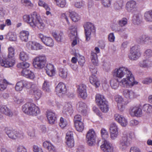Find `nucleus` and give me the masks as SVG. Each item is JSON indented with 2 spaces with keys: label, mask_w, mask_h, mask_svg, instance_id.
Returning a JSON list of instances; mask_svg holds the SVG:
<instances>
[{
  "label": "nucleus",
  "mask_w": 152,
  "mask_h": 152,
  "mask_svg": "<svg viewBox=\"0 0 152 152\" xmlns=\"http://www.w3.org/2000/svg\"><path fill=\"white\" fill-rule=\"evenodd\" d=\"M113 75L114 77L119 79L125 76L126 77L123 78L120 82L124 87H132L137 83L134 81V75L126 67L122 66L115 69Z\"/></svg>",
  "instance_id": "f257e3e1"
},
{
  "label": "nucleus",
  "mask_w": 152,
  "mask_h": 152,
  "mask_svg": "<svg viewBox=\"0 0 152 152\" xmlns=\"http://www.w3.org/2000/svg\"><path fill=\"white\" fill-rule=\"evenodd\" d=\"M23 20L33 28L37 27L41 31L45 29V25L39 16L34 12L30 15H25L23 16Z\"/></svg>",
  "instance_id": "f03ea898"
},
{
  "label": "nucleus",
  "mask_w": 152,
  "mask_h": 152,
  "mask_svg": "<svg viewBox=\"0 0 152 152\" xmlns=\"http://www.w3.org/2000/svg\"><path fill=\"white\" fill-rule=\"evenodd\" d=\"M22 110L25 113L33 116H36L40 113V110L37 106L29 103L23 105Z\"/></svg>",
  "instance_id": "7ed1b4c3"
},
{
  "label": "nucleus",
  "mask_w": 152,
  "mask_h": 152,
  "mask_svg": "<svg viewBox=\"0 0 152 152\" xmlns=\"http://www.w3.org/2000/svg\"><path fill=\"white\" fill-rule=\"evenodd\" d=\"M46 62V58L45 56L41 55L34 58L33 61V64L35 68L41 69L45 67Z\"/></svg>",
  "instance_id": "20e7f679"
},
{
  "label": "nucleus",
  "mask_w": 152,
  "mask_h": 152,
  "mask_svg": "<svg viewBox=\"0 0 152 152\" xmlns=\"http://www.w3.org/2000/svg\"><path fill=\"white\" fill-rule=\"evenodd\" d=\"M85 29L86 41H88L91 37V35L94 34L95 32L94 26L90 22L86 23L84 25Z\"/></svg>",
  "instance_id": "39448f33"
},
{
  "label": "nucleus",
  "mask_w": 152,
  "mask_h": 152,
  "mask_svg": "<svg viewBox=\"0 0 152 152\" xmlns=\"http://www.w3.org/2000/svg\"><path fill=\"white\" fill-rule=\"evenodd\" d=\"M141 55L139 46L135 45L131 48L129 58L131 60H135L138 59Z\"/></svg>",
  "instance_id": "423d86ee"
},
{
  "label": "nucleus",
  "mask_w": 152,
  "mask_h": 152,
  "mask_svg": "<svg viewBox=\"0 0 152 152\" xmlns=\"http://www.w3.org/2000/svg\"><path fill=\"white\" fill-rule=\"evenodd\" d=\"M96 135L94 130L91 129L86 134V140L88 144L90 146H93L96 143Z\"/></svg>",
  "instance_id": "0eeeda50"
},
{
  "label": "nucleus",
  "mask_w": 152,
  "mask_h": 152,
  "mask_svg": "<svg viewBox=\"0 0 152 152\" xmlns=\"http://www.w3.org/2000/svg\"><path fill=\"white\" fill-rule=\"evenodd\" d=\"M115 99V101L117 102V107L118 110L121 111H123L125 109V106L127 103L120 96H116Z\"/></svg>",
  "instance_id": "6e6552de"
},
{
  "label": "nucleus",
  "mask_w": 152,
  "mask_h": 152,
  "mask_svg": "<svg viewBox=\"0 0 152 152\" xmlns=\"http://www.w3.org/2000/svg\"><path fill=\"white\" fill-rule=\"evenodd\" d=\"M73 111V108L71 104L69 102L65 103L62 111L64 116L66 117L71 116Z\"/></svg>",
  "instance_id": "1a4fd4ad"
},
{
  "label": "nucleus",
  "mask_w": 152,
  "mask_h": 152,
  "mask_svg": "<svg viewBox=\"0 0 152 152\" xmlns=\"http://www.w3.org/2000/svg\"><path fill=\"white\" fill-rule=\"evenodd\" d=\"M0 64L1 66L5 67H11L15 64V60L14 58H11L8 57L3 60L0 55Z\"/></svg>",
  "instance_id": "9d476101"
},
{
  "label": "nucleus",
  "mask_w": 152,
  "mask_h": 152,
  "mask_svg": "<svg viewBox=\"0 0 152 152\" xmlns=\"http://www.w3.org/2000/svg\"><path fill=\"white\" fill-rule=\"evenodd\" d=\"M39 37L42 41L46 46L50 47L53 46V40L51 37H46L42 34H39Z\"/></svg>",
  "instance_id": "9b49d317"
},
{
  "label": "nucleus",
  "mask_w": 152,
  "mask_h": 152,
  "mask_svg": "<svg viewBox=\"0 0 152 152\" xmlns=\"http://www.w3.org/2000/svg\"><path fill=\"white\" fill-rule=\"evenodd\" d=\"M31 84V83L28 82L25 80H21L17 83L15 89L17 91H20L23 90L24 87L29 88Z\"/></svg>",
  "instance_id": "f8f14e48"
},
{
  "label": "nucleus",
  "mask_w": 152,
  "mask_h": 152,
  "mask_svg": "<svg viewBox=\"0 0 152 152\" xmlns=\"http://www.w3.org/2000/svg\"><path fill=\"white\" fill-rule=\"evenodd\" d=\"M70 30H71V33L69 34V36L72 39H73L72 43V46L74 47L77 44L76 28L75 26H72L70 28Z\"/></svg>",
  "instance_id": "ddd939ff"
},
{
  "label": "nucleus",
  "mask_w": 152,
  "mask_h": 152,
  "mask_svg": "<svg viewBox=\"0 0 152 152\" xmlns=\"http://www.w3.org/2000/svg\"><path fill=\"white\" fill-rule=\"evenodd\" d=\"M56 94L59 96L65 94L67 92V89L65 85L62 82L58 83L56 88Z\"/></svg>",
  "instance_id": "4468645a"
},
{
  "label": "nucleus",
  "mask_w": 152,
  "mask_h": 152,
  "mask_svg": "<svg viewBox=\"0 0 152 152\" xmlns=\"http://www.w3.org/2000/svg\"><path fill=\"white\" fill-rule=\"evenodd\" d=\"M142 113L140 105H136L131 107L130 109V114L132 116H140Z\"/></svg>",
  "instance_id": "2eb2a0df"
},
{
  "label": "nucleus",
  "mask_w": 152,
  "mask_h": 152,
  "mask_svg": "<svg viewBox=\"0 0 152 152\" xmlns=\"http://www.w3.org/2000/svg\"><path fill=\"white\" fill-rule=\"evenodd\" d=\"M101 150L104 152H113V147L109 142L104 140L102 144L100 146Z\"/></svg>",
  "instance_id": "dca6fc26"
},
{
  "label": "nucleus",
  "mask_w": 152,
  "mask_h": 152,
  "mask_svg": "<svg viewBox=\"0 0 152 152\" xmlns=\"http://www.w3.org/2000/svg\"><path fill=\"white\" fill-rule=\"evenodd\" d=\"M30 88L33 91V94L35 99L36 100L39 99L41 97L42 94L41 90L35 84L32 83Z\"/></svg>",
  "instance_id": "f3484780"
},
{
  "label": "nucleus",
  "mask_w": 152,
  "mask_h": 152,
  "mask_svg": "<svg viewBox=\"0 0 152 152\" xmlns=\"http://www.w3.org/2000/svg\"><path fill=\"white\" fill-rule=\"evenodd\" d=\"M137 42L142 44H149L152 42V39L145 34H142L137 39Z\"/></svg>",
  "instance_id": "a211bd4d"
},
{
  "label": "nucleus",
  "mask_w": 152,
  "mask_h": 152,
  "mask_svg": "<svg viewBox=\"0 0 152 152\" xmlns=\"http://www.w3.org/2000/svg\"><path fill=\"white\" fill-rule=\"evenodd\" d=\"M110 137L113 140H115L118 134V128L116 124L114 123L110 125Z\"/></svg>",
  "instance_id": "6ab92c4d"
},
{
  "label": "nucleus",
  "mask_w": 152,
  "mask_h": 152,
  "mask_svg": "<svg viewBox=\"0 0 152 152\" xmlns=\"http://www.w3.org/2000/svg\"><path fill=\"white\" fill-rule=\"evenodd\" d=\"M86 89V85L83 84H80L77 88L79 96L83 99H86L87 96Z\"/></svg>",
  "instance_id": "aec40b11"
},
{
  "label": "nucleus",
  "mask_w": 152,
  "mask_h": 152,
  "mask_svg": "<svg viewBox=\"0 0 152 152\" xmlns=\"http://www.w3.org/2000/svg\"><path fill=\"white\" fill-rule=\"evenodd\" d=\"M115 119L116 121L119 123L123 126H126L128 124L126 119L122 115L116 114L114 116Z\"/></svg>",
  "instance_id": "412c9836"
},
{
  "label": "nucleus",
  "mask_w": 152,
  "mask_h": 152,
  "mask_svg": "<svg viewBox=\"0 0 152 152\" xmlns=\"http://www.w3.org/2000/svg\"><path fill=\"white\" fill-rule=\"evenodd\" d=\"M129 145L127 137H123L119 143V148L122 151H125L128 147Z\"/></svg>",
  "instance_id": "4be33fe9"
},
{
  "label": "nucleus",
  "mask_w": 152,
  "mask_h": 152,
  "mask_svg": "<svg viewBox=\"0 0 152 152\" xmlns=\"http://www.w3.org/2000/svg\"><path fill=\"white\" fill-rule=\"evenodd\" d=\"M6 133L9 137L12 139H16L20 137V134L15 130L8 128H5Z\"/></svg>",
  "instance_id": "5701e85b"
},
{
  "label": "nucleus",
  "mask_w": 152,
  "mask_h": 152,
  "mask_svg": "<svg viewBox=\"0 0 152 152\" xmlns=\"http://www.w3.org/2000/svg\"><path fill=\"white\" fill-rule=\"evenodd\" d=\"M136 7V3L134 0L128 1L126 5V8L128 12L133 13Z\"/></svg>",
  "instance_id": "b1692460"
},
{
  "label": "nucleus",
  "mask_w": 152,
  "mask_h": 152,
  "mask_svg": "<svg viewBox=\"0 0 152 152\" xmlns=\"http://www.w3.org/2000/svg\"><path fill=\"white\" fill-rule=\"evenodd\" d=\"M123 93L125 97L129 99H133L137 96L136 93L131 90L125 89L123 91Z\"/></svg>",
  "instance_id": "393cba45"
},
{
  "label": "nucleus",
  "mask_w": 152,
  "mask_h": 152,
  "mask_svg": "<svg viewBox=\"0 0 152 152\" xmlns=\"http://www.w3.org/2000/svg\"><path fill=\"white\" fill-rule=\"evenodd\" d=\"M45 69L47 75L49 76L52 77L55 75L56 70L53 64L50 63L47 64Z\"/></svg>",
  "instance_id": "a878e982"
},
{
  "label": "nucleus",
  "mask_w": 152,
  "mask_h": 152,
  "mask_svg": "<svg viewBox=\"0 0 152 152\" xmlns=\"http://www.w3.org/2000/svg\"><path fill=\"white\" fill-rule=\"evenodd\" d=\"M26 45L28 48L32 50H37L42 48V46L40 44L32 42H29Z\"/></svg>",
  "instance_id": "bb28decb"
},
{
  "label": "nucleus",
  "mask_w": 152,
  "mask_h": 152,
  "mask_svg": "<svg viewBox=\"0 0 152 152\" xmlns=\"http://www.w3.org/2000/svg\"><path fill=\"white\" fill-rule=\"evenodd\" d=\"M21 75L27 78L33 79L34 77V73L31 71L26 69H23L21 72Z\"/></svg>",
  "instance_id": "cd10ccee"
},
{
  "label": "nucleus",
  "mask_w": 152,
  "mask_h": 152,
  "mask_svg": "<svg viewBox=\"0 0 152 152\" xmlns=\"http://www.w3.org/2000/svg\"><path fill=\"white\" fill-rule=\"evenodd\" d=\"M47 117L49 123L51 124H53L56 119L55 113L50 111H47Z\"/></svg>",
  "instance_id": "c85d7f7f"
},
{
  "label": "nucleus",
  "mask_w": 152,
  "mask_h": 152,
  "mask_svg": "<svg viewBox=\"0 0 152 152\" xmlns=\"http://www.w3.org/2000/svg\"><path fill=\"white\" fill-rule=\"evenodd\" d=\"M29 35V33L28 31H22L20 33V39L22 42H27L28 41Z\"/></svg>",
  "instance_id": "c756f323"
},
{
  "label": "nucleus",
  "mask_w": 152,
  "mask_h": 152,
  "mask_svg": "<svg viewBox=\"0 0 152 152\" xmlns=\"http://www.w3.org/2000/svg\"><path fill=\"white\" fill-rule=\"evenodd\" d=\"M0 111L1 113L9 117H12L13 115V113L10 109L5 106L1 107Z\"/></svg>",
  "instance_id": "7c9ffc66"
},
{
  "label": "nucleus",
  "mask_w": 152,
  "mask_h": 152,
  "mask_svg": "<svg viewBox=\"0 0 152 152\" xmlns=\"http://www.w3.org/2000/svg\"><path fill=\"white\" fill-rule=\"evenodd\" d=\"M142 20L141 15L140 13L135 14L133 16L132 20L135 24H140L142 22Z\"/></svg>",
  "instance_id": "2f4dec72"
},
{
  "label": "nucleus",
  "mask_w": 152,
  "mask_h": 152,
  "mask_svg": "<svg viewBox=\"0 0 152 152\" xmlns=\"http://www.w3.org/2000/svg\"><path fill=\"white\" fill-rule=\"evenodd\" d=\"M96 102L98 106H99L106 101L104 96L99 94H97L96 96Z\"/></svg>",
  "instance_id": "473e14b6"
},
{
  "label": "nucleus",
  "mask_w": 152,
  "mask_h": 152,
  "mask_svg": "<svg viewBox=\"0 0 152 152\" xmlns=\"http://www.w3.org/2000/svg\"><path fill=\"white\" fill-rule=\"evenodd\" d=\"M139 65L142 67L148 68L152 65V62L149 59L144 60L139 63Z\"/></svg>",
  "instance_id": "72a5a7b5"
},
{
  "label": "nucleus",
  "mask_w": 152,
  "mask_h": 152,
  "mask_svg": "<svg viewBox=\"0 0 152 152\" xmlns=\"http://www.w3.org/2000/svg\"><path fill=\"white\" fill-rule=\"evenodd\" d=\"M90 83L94 85L96 87H98L100 85L99 82L94 75H92L89 78Z\"/></svg>",
  "instance_id": "f704fd0d"
},
{
  "label": "nucleus",
  "mask_w": 152,
  "mask_h": 152,
  "mask_svg": "<svg viewBox=\"0 0 152 152\" xmlns=\"http://www.w3.org/2000/svg\"><path fill=\"white\" fill-rule=\"evenodd\" d=\"M142 110L146 113L150 114L152 113V105L149 104H144L142 107Z\"/></svg>",
  "instance_id": "c9c22d12"
},
{
  "label": "nucleus",
  "mask_w": 152,
  "mask_h": 152,
  "mask_svg": "<svg viewBox=\"0 0 152 152\" xmlns=\"http://www.w3.org/2000/svg\"><path fill=\"white\" fill-rule=\"evenodd\" d=\"M144 18L147 22H152V10L145 12L144 14Z\"/></svg>",
  "instance_id": "e433bc0d"
},
{
  "label": "nucleus",
  "mask_w": 152,
  "mask_h": 152,
  "mask_svg": "<svg viewBox=\"0 0 152 152\" xmlns=\"http://www.w3.org/2000/svg\"><path fill=\"white\" fill-rule=\"evenodd\" d=\"M69 16L72 20L74 22H77L80 19L79 15L75 12H69Z\"/></svg>",
  "instance_id": "4c0bfd02"
},
{
  "label": "nucleus",
  "mask_w": 152,
  "mask_h": 152,
  "mask_svg": "<svg viewBox=\"0 0 152 152\" xmlns=\"http://www.w3.org/2000/svg\"><path fill=\"white\" fill-rule=\"evenodd\" d=\"M68 71L66 68H60L59 69L58 75L62 78H66L67 76Z\"/></svg>",
  "instance_id": "58836bf2"
},
{
  "label": "nucleus",
  "mask_w": 152,
  "mask_h": 152,
  "mask_svg": "<svg viewBox=\"0 0 152 152\" xmlns=\"http://www.w3.org/2000/svg\"><path fill=\"white\" fill-rule=\"evenodd\" d=\"M75 127L76 130L79 132H82L84 128V124L82 121L75 122L74 123Z\"/></svg>",
  "instance_id": "ea45409f"
},
{
  "label": "nucleus",
  "mask_w": 152,
  "mask_h": 152,
  "mask_svg": "<svg viewBox=\"0 0 152 152\" xmlns=\"http://www.w3.org/2000/svg\"><path fill=\"white\" fill-rule=\"evenodd\" d=\"M91 59L94 65L96 66L98 65V60L96 53L92 52L91 54Z\"/></svg>",
  "instance_id": "a19ab883"
},
{
  "label": "nucleus",
  "mask_w": 152,
  "mask_h": 152,
  "mask_svg": "<svg viewBox=\"0 0 152 152\" xmlns=\"http://www.w3.org/2000/svg\"><path fill=\"white\" fill-rule=\"evenodd\" d=\"M53 37L58 42H61L63 38V34L62 32H60L59 33H57L55 32L52 33Z\"/></svg>",
  "instance_id": "79ce46f5"
},
{
  "label": "nucleus",
  "mask_w": 152,
  "mask_h": 152,
  "mask_svg": "<svg viewBox=\"0 0 152 152\" xmlns=\"http://www.w3.org/2000/svg\"><path fill=\"white\" fill-rule=\"evenodd\" d=\"M8 83L5 79L0 80V91L5 90L7 88Z\"/></svg>",
  "instance_id": "37998d69"
},
{
  "label": "nucleus",
  "mask_w": 152,
  "mask_h": 152,
  "mask_svg": "<svg viewBox=\"0 0 152 152\" xmlns=\"http://www.w3.org/2000/svg\"><path fill=\"white\" fill-rule=\"evenodd\" d=\"M42 89L43 91L47 92L50 91L49 83L47 80L44 81L42 86Z\"/></svg>",
  "instance_id": "c03bdc74"
},
{
  "label": "nucleus",
  "mask_w": 152,
  "mask_h": 152,
  "mask_svg": "<svg viewBox=\"0 0 152 152\" xmlns=\"http://www.w3.org/2000/svg\"><path fill=\"white\" fill-rule=\"evenodd\" d=\"M16 38V35L14 33L9 32L6 35L5 38L9 39L11 41H15Z\"/></svg>",
  "instance_id": "a18cd8bd"
},
{
  "label": "nucleus",
  "mask_w": 152,
  "mask_h": 152,
  "mask_svg": "<svg viewBox=\"0 0 152 152\" xmlns=\"http://www.w3.org/2000/svg\"><path fill=\"white\" fill-rule=\"evenodd\" d=\"M101 111L104 113H106L109 110L108 105L107 102L99 106Z\"/></svg>",
  "instance_id": "49530a36"
},
{
  "label": "nucleus",
  "mask_w": 152,
  "mask_h": 152,
  "mask_svg": "<svg viewBox=\"0 0 152 152\" xmlns=\"http://www.w3.org/2000/svg\"><path fill=\"white\" fill-rule=\"evenodd\" d=\"M20 59L22 61H25L28 59V55L24 51L20 52L19 54Z\"/></svg>",
  "instance_id": "de8ad7c7"
},
{
  "label": "nucleus",
  "mask_w": 152,
  "mask_h": 152,
  "mask_svg": "<svg viewBox=\"0 0 152 152\" xmlns=\"http://www.w3.org/2000/svg\"><path fill=\"white\" fill-rule=\"evenodd\" d=\"M15 54V49L12 47L8 48V54L7 57L9 58H14Z\"/></svg>",
  "instance_id": "09e8293b"
},
{
  "label": "nucleus",
  "mask_w": 152,
  "mask_h": 152,
  "mask_svg": "<svg viewBox=\"0 0 152 152\" xmlns=\"http://www.w3.org/2000/svg\"><path fill=\"white\" fill-rule=\"evenodd\" d=\"M17 66L19 68L24 69L28 68L29 66V64L26 62H23L18 64Z\"/></svg>",
  "instance_id": "8fccbe9b"
},
{
  "label": "nucleus",
  "mask_w": 152,
  "mask_h": 152,
  "mask_svg": "<svg viewBox=\"0 0 152 152\" xmlns=\"http://www.w3.org/2000/svg\"><path fill=\"white\" fill-rule=\"evenodd\" d=\"M101 134L102 137L104 140H106L109 137L108 132L105 129H102L101 130Z\"/></svg>",
  "instance_id": "3c124183"
},
{
  "label": "nucleus",
  "mask_w": 152,
  "mask_h": 152,
  "mask_svg": "<svg viewBox=\"0 0 152 152\" xmlns=\"http://www.w3.org/2000/svg\"><path fill=\"white\" fill-rule=\"evenodd\" d=\"M67 122L66 120L63 118L61 117L59 123V125L62 128H63L67 125Z\"/></svg>",
  "instance_id": "603ef678"
},
{
  "label": "nucleus",
  "mask_w": 152,
  "mask_h": 152,
  "mask_svg": "<svg viewBox=\"0 0 152 152\" xmlns=\"http://www.w3.org/2000/svg\"><path fill=\"white\" fill-rule=\"evenodd\" d=\"M128 20L126 18H123L118 21V25L121 27L125 26L127 23Z\"/></svg>",
  "instance_id": "864d4df0"
},
{
  "label": "nucleus",
  "mask_w": 152,
  "mask_h": 152,
  "mask_svg": "<svg viewBox=\"0 0 152 152\" xmlns=\"http://www.w3.org/2000/svg\"><path fill=\"white\" fill-rule=\"evenodd\" d=\"M144 56L146 58L152 57V50L150 49L146 50L145 52Z\"/></svg>",
  "instance_id": "5fc2aeb1"
},
{
  "label": "nucleus",
  "mask_w": 152,
  "mask_h": 152,
  "mask_svg": "<svg viewBox=\"0 0 152 152\" xmlns=\"http://www.w3.org/2000/svg\"><path fill=\"white\" fill-rule=\"evenodd\" d=\"M57 5L61 7H64L66 4L65 0H54Z\"/></svg>",
  "instance_id": "6e6d98bb"
},
{
  "label": "nucleus",
  "mask_w": 152,
  "mask_h": 152,
  "mask_svg": "<svg viewBox=\"0 0 152 152\" xmlns=\"http://www.w3.org/2000/svg\"><path fill=\"white\" fill-rule=\"evenodd\" d=\"M110 84L112 88L115 89H116L118 86V83L116 80H113L111 81Z\"/></svg>",
  "instance_id": "4d7b16f0"
},
{
  "label": "nucleus",
  "mask_w": 152,
  "mask_h": 152,
  "mask_svg": "<svg viewBox=\"0 0 152 152\" xmlns=\"http://www.w3.org/2000/svg\"><path fill=\"white\" fill-rule=\"evenodd\" d=\"M102 3L104 7H109L110 6L111 1L110 0H102Z\"/></svg>",
  "instance_id": "13d9d810"
},
{
  "label": "nucleus",
  "mask_w": 152,
  "mask_h": 152,
  "mask_svg": "<svg viewBox=\"0 0 152 152\" xmlns=\"http://www.w3.org/2000/svg\"><path fill=\"white\" fill-rule=\"evenodd\" d=\"M77 105L78 106L79 110H81L82 109L87 108V106L86 104L82 102H79Z\"/></svg>",
  "instance_id": "bf43d9fd"
},
{
  "label": "nucleus",
  "mask_w": 152,
  "mask_h": 152,
  "mask_svg": "<svg viewBox=\"0 0 152 152\" xmlns=\"http://www.w3.org/2000/svg\"><path fill=\"white\" fill-rule=\"evenodd\" d=\"M152 82V78L151 77H147L145 78L142 83L144 84L149 85Z\"/></svg>",
  "instance_id": "052dcab7"
},
{
  "label": "nucleus",
  "mask_w": 152,
  "mask_h": 152,
  "mask_svg": "<svg viewBox=\"0 0 152 152\" xmlns=\"http://www.w3.org/2000/svg\"><path fill=\"white\" fill-rule=\"evenodd\" d=\"M73 139V132L71 131L68 132L66 134V141Z\"/></svg>",
  "instance_id": "680f3d73"
},
{
  "label": "nucleus",
  "mask_w": 152,
  "mask_h": 152,
  "mask_svg": "<svg viewBox=\"0 0 152 152\" xmlns=\"http://www.w3.org/2000/svg\"><path fill=\"white\" fill-rule=\"evenodd\" d=\"M21 3L26 6L30 7H33V4H32L29 0H22Z\"/></svg>",
  "instance_id": "e2e57ef3"
},
{
  "label": "nucleus",
  "mask_w": 152,
  "mask_h": 152,
  "mask_svg": "<svg viewBox=\"0 0 152 152\" xmlns=\"http://www.w3.org/2000/svg\"><path fill=\"white\" fill-rule=\"evenodd\" d=\"M27 133L28 135L31 138H33L35 136L34 131L32 128L28 129Z\"/></svg>",
  "instance_id": "0e129e2a"
},
{
  "label": "nucleus",
  "mask_w": 152,
  "mask_h": 152,
  "mask_svg": "<svg viewBox=\"0 0 152 152\" xmlns=\"http://www.w3.org/2000/svg\"><path fill=\"white\" fill-rule=\"evenodd\" d=\"M38 5L39 6L43 7L45 9H49V6L43 1L39 0L38 2Z\"/></svg>",
  "instance_id": "69168bd1"
},
{
  "label": "nucleus",
  "mask_w": 152,
  "mask_h": 152,
  "mask_svg": "<svg viewBox=\"0 0 152 152\" xmlns=\"http://www.w3.org/2000/svg\"><path fill=\"white\" fill-rule=\"evenodd\" d=\"M33 151L34 152H44L42 149L37 145H34L33 146Z\"/></svg>",
  "instance_id": "338daca9"
},
{
  "label": "nucleus",
  "mask_w": 152,
  "mask_h": 152,
  "mask_svg": "<svg viewBox=\"0 0 152 152\" xmlns=\"http://www.w3.org/2000/svg\"><path fill=\"white\" fill-rule=\"evenodd\" d=\"M17 152H27L26 148L23 146H19L17 148Z\"/></svg>",
  "instance_id": "774afa93"
}]
</instances>
